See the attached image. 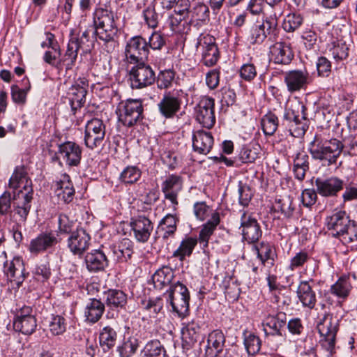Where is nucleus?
<instances>
[{"label": "nucleus", "instance_id": "nucleus-52", "mask_svg": "<svg viewBox=\"0 0 357 357\" xmlns=\"http://www.w3.org/2000/svg\"><path fill=\"white\" fill-rule=\"evenodd\" d=\"M185 17L174 13L170 15L168 18V23L172 31L176 33H182L185 32V25L188 27L189 23L186 21Z\"/></svg>", "mask_w": 357, "mask_h": 357}, {"label": "nucleus", "instance_id": "nucleus-62", "mask_svg": "<svg viewBox=\"0 0 357 357\" xmlns=\"http://www.w3.org/2000/svg\"><path fill=\"white\" fill-rule=\"evenodd\" d=\"M310 259L306 252L301 251L296 254L291 259L289 268L294 271L296 268L302 267Z\"/></svg>", "mask_w": 357, "mask_h": 357}, {"label": "nucleus", "instance_id": "nucleus-39", "mask_svg": "<svg viewBox=\"0 0 357 357\" xmlns=\"http://www.w3.org/2000/svg\"><path fill=\"white\" fill-rule=\"evenodd\" d=\"M105 296L106 304L111 308H122L127 303V295L121 290L109 289Z\"/></svg>", "mask_w": 357, "mask_h": 357}, {"label": "nucleus", "instance_id": "nucleus-7", "mask_svg": "<svg viewBox=\"0 0 357 357\" xmlns=\"http://www.w3.org/2000/svg\"><path fill=\"white\" fill-rule=\"evenodd\" d=\"M132 89H142L154 83L155 75L153 68L144 61L137 63L129 70Z\"/></svg>", "mask_w": 357, "mask_h": 357}, {"label": "nucleus", "instance_id": "nucleus-61", "mask_svg": "<svg viewBox=\"0 0 357 357\" xmlns=\"http://www.w3.org/2000/svg\"><path fill=\"white\" fill-rule=\"evenodd\" d=\"M194 214L197 219L204 220L211 212V208L204 202H196L193 206Z\"/></svg>", "mask_w": 357, "mask_h": 357}, {"label": "nucleus", "instance_id": "nucleus-40", "mask_svg": "<svg viewBox=\"0 0 357 357\" xmlns=\"http://www.w3.org/2000/svg\"><path fill=\"white\" fill-rule=\"evenodd\" d=\"M199 326L194 321L183 324L181 337L188 346H193L199 339Z\"/></svg>", "mask_w": 357, "mask_h": 357}, {"label": "nucleus", "instance_id": "nucleus-30", "mask_svg": "<svg viewBox=\"0 0 357 357\" xmlns=\"http://www.w3.org/2000/svg\"><path fill=\"white\" fill-rule=\"evenodd\" d=\"M55 194L64 203H70L73 199L75 189L68 175H62L60 181L56 182Z\"/></svg>", "mask_w": 357, "mask_h": 357}, {"label": "nucleus", "instance_id": "nucleus-28", "mask_svg": "<svg viewBox=\"0 0 357 357\" xmlns=\"http://www.w3.org/2000/svg\"><path fill=\"white\" fill-rule=\"evenodd\" d=\"M88 84L84 80L76 82L69 89V101L73 110L82 107L86 101Z\"/></svg>", "mask_w": 357, "mask_h": 357}, {"label": "nucleus", "instance_id": "nucleus-58", "mask_svg": "<svg viewBox=\"0 0 357 357\" xmlns=\"http://www.w3.org/2000/svg\"><path fill=\"white\" fill-rule=\"evenodd\" d=\"M174 79V73L172 70H164L158 77L157 86L160 89H166L172 86Z\"/></svg>", "mask_w": 357, "mask_h": 357}, {"label": "nucleus", "instance_id": "nucleus-19", "mask_svg": "<svg viewBox=\"0 0 357 357\" xmlns=\"http://www.w3.org/2000/svg\"><path fill=\"white\" fill-rule=\"evenodd\" d=\"M4 273L8 280L14 282L20 287L29 275L26 272L23 259L20 257H14L4 266Z\"/></svg>", "mask_w": 357, "mask_h": 357}, {"label": "nucleus", "instance_id": "nucleus-24", "mask_svg": "<svg viewBox=\"0 0 357 357\" xmlns=\"http://www.w3.org/2000/svg\"><path fill=\"white\" fill-rule=\"evenodd\" d=\"M271 59L278 64L287 65L294 58L291 44L289 42H277L270 47Z\"/></svg>", "mask_w": 357, "mask_h": 357}, {"label": "nucleus", "instance_id": "nucleus-5", "mask_svg": "<svg viewBox=\"0 0 357 357\" xmlns=\"http://www.w3.org/2000/svg\"><path fill=\"white\" fill-rule=\"evenodd\" d=\"M173 312L184 317L189 312L190 294L188 288L180 282L172 284L165 294Z\"/></svg>", "mask_w": 357, "mask_h": 357}, {"label": "nucleus", "instance_id": "nucleus-10", "mask_svg": "<svg viewBox=\"0 0 357 357\" xmlns=\"http://www.w3.org/2000/svg\"><path fill=\"white\" fill-rule=\"evenodd\" d=\"M278 20L276 15L266 16L261 24H254L250 31L248 40L251 44L261 43L268 35L276 31Z\"/></svg>", "mask_w": 357, "mask_h": 357}, {"label": "nucleus", "instance_id": "nucleus-63", "mask_svg": "<svg viewBox=\"0 0 357 357\" xmlns=\"http://www.w3.org/2000/svg\"><path fill=\"white\" fill-rule=\"evenodd\" d=\"M239 204L243 206H248L252 197V192L250 188L247 185H243L241 182L238 185Z\"/></svg>", "mask_w": 357, "mask_h": 357}, {"label": "nucleus", "instance_id": "nucleus-22", "mask_svg": "<svg viewBox=\"0 0 357 357\" xmlns=\"http://www.w3.org/2000/svg\"><path fill=\"white\" fill-rule=\"evenodd\" d=\"M58 153L68 166H77L80 163L82 149L75 142L68 141L61 144Z\"/></svg>", "mask_w": 357, "mask_h": 357}, {"label": "nucleus", "instance_id": "nucleus-37", "mask_svg": "<svg viewBox=\"0 0 357 357\" xmlns=\"http://www.w3.org/2000/svg\"><path fill=\"white\" fill-rule=\"evenodd\" d=\"M220 223V215L218 213H213L211 218L204 224L199 231V239L200 243H203L204 247H207L208 241L216 227Z\"/></svg>", "mask_w": 357, "mask_h": 357}, {"label": "nucleus", "instance_id": "nucleus-41", "mask_svg": "<svg viewBox=\"0 0 357 357\" xmlns=\"http://www.w3.org/2000/svg\"><path fill=\"white\" fill-rule=\"evenodd\" d=\"M309 156L304 152L297 153L294 159L293 171L296 179L303 181L309 170Z\"/></svg>", "mask_w": 357, "mask_h": 357}, {"label": "nucleus", "instance_id": "nucleus-1", "mask_svg": "<svg viewBox=\"0 0 357 357\" xmlns=\"http://www.w3.org/2000/svg\"><path fill=\"white\" fill-rule=\"evenodd\" d=\"M326 225L333 236L339 238L344 243L357 240V225L350 220L344 211H334L326 218Z\"/></svg>", "mask_w": 357, "mask_h": 357}, {"label": "nucleus", "instance_id": "nucleus-46", "mask_svg": "<svg viewBox=\"0 0 357 357\" xmlns=\"http://www.w3.org/2000/svg\"><path fill=\"white\" fill-rule=\"evenodd\" d=\"M116 333L110 326H105L100 333L99 341L105 351L113 347L116 340Z\"/></svg>", "mask_w": 357, "mask_h": 357}, {"label": "nucleus", "instance_id": "nucleus-27", "mask_svg": "<svg viewBox=\"0 0 357 357\" xmlns=\"http://www.w3.org/2000/svg\"><path fill=\"white\" fill-rule=\"evenodd\" d=\"M213 137L210 132L199 130L193 132L192 149L198 153L208 154L213 147Z\"/></svg>", "mask_w": 357, "mask_h": 357}, {"label": "nucleus", "instance_id": "nucleus-53", "mask_svg": "<svg viewBox=\"0 0 357 357\" xmlns=\"http://www.w3.org/2000/svg\"><path fill=\"white\" fill-rule=\"evenodd\" d=\"M303 21V18L300 14L290 13L284 20L282 27L287 32H293L301 26Z\"/></svg>", "mask_w": 357, "mask_h": 357}, {"label": "nucleus", "instance_id": "nucleus-14", "mask_svg": "<svg viewBox=\"0 0 357 357\" xmlns=\"http://www.w3.org/2000/svg\"><path fill=\"white\" fill-rule=\"evenodd\" d=\"M183 188V179L176 174H171L162 183L161 189L166 199L172 205L174 211L177 209L178 204V196Z\"/></svg>", "mask_w": 357, "mask_h": 357}, {"label": "nucleus", "instance_id": "nucleus-60", "mask_svg": "<svg viewBox=\"0 0 357 357\" xmlns=\"http://www.w3.org/2000/svg\"><path fill=\"white\" fill-rule=\"evenodd\" d=\"M330 51L335 60H343L348 56L349 48L344 43L337 42L333 43Z\"/></svg>", "mask_w": 357, "mask_h": 357}, {"label": "nucleus", "instance_id": "nucleus-36", "mask_svg": "<svg viewBox=\"0 0 357 357\" xmlns=\"http://www.w3.org/2000/svg\"><path fill=\"white\" fill-rule=\"evenodd\" d=\"M114 259L119 262H126L133 254V243L129 239H123L118 245L112 248Z\"/></svg>", "mask_w": 357, "mask_h": 357}, {"label": "nucleus", "instance_id": "nucleus-16", "mask_svg": "<svg viewBox=\"0 0 357 357\" xmlns=\"http://www.w3.org/2000/svg\"><path fill=\"white\" fill-rule=\"evenodd\" d=\"M143 106L139 100H128L120 114L119 120L128 127H131L142 119Z\"/></svg>", "mask_w": 357, "mask_h": 357}, {"label": "nucleus", "instance_id": "nucleus-25", "mask_svg": "<svg viewBox=\"0 0 357 357\" xmlns=\"http://www.w3.org/2000/svg\"><path fill=\"white\" fill-rule=\"evenodd\" d=\"M287 315L280 312L275 315H268L264 321V331L267 336H279L283 337L282 329L284 327Z\"/></svg>", "mask_w": 357, "mask_h": 357}, {"label": "nucleus", "instance_id": "nucleus-59", "mask_svg": "<svg viewBox=\"0 0 357 357\" xmlns=\"http://www.w3.org/2000/svg\"><path fill=\"white\" fill-rule=\"evenodd\" d=\"M50 330L54 335L63 333L66 331V324L65 319L59 315L54 316L50 322Z\"/></svg>", "mask_w": 357, "mask_h": 357}, {"label": "nucleus", "instance_id": "nucleus-64", "mask_svg": "<svg viewBox=\"0 0 357 357\" xmlns=\"http://www.w3.org/2000/svg\"><path fill=\"white\" fill-rule=\"evenodd\" d=\"M74 226L73 220H70L66 214H60L58 218V228L61 234H69Z\"/></svg>", "mask_w": 357, "mask_h": 357}, {"label": "nucleus", "instance_id": "nucleus-42", "mask_svg": "<svg viewBox=\"0 0 357 357\" xmlns=\"http://www.w3.org/2000/svg\"><path fill=\"white\" fill-rule=\"evenodd\" d=\"M352 289L349 278H340L335 284L331 287V293L342 300L347 299Z\"/></svg>", "mask_w": 357, "mask_h": 357}, {"label": "nucleus", "instance_id": "nucleus-26", "mask_svg": "<svg viewBox=\"0 0 357 357\" xmlns=\"http://www.w3.org/2000/svg\"><path fill=\"white\" fill-rule=\"evenodd\" d=\"M225 343V336L221 330H213L207 337L205 348L206 357H218L222 353Z\"/></svg>", "mask_w": 357, "mask_h": 357}, {"label": "nucleus", "instance_id": "nucleus-54", "mask_svg": "<svg viewBox=\"0 0 357 357\" xmlns=\"http://www.w3.org/2000/svg\"><path fill=\"white\" fill-rule=\"evenodd\" d=\"M143 17L146 24L149 27L155 29L158 26L160 15L156 12L153 4L149 5L143 10Z\"/></svg>", "mask_w": 357, "mask_h": 357}, {"label": "nucleus", "instance_id": "nucleus-56", "mask_svg": "<svg viewBox=\"0 0 357 357\" xmlns=\"http://www.w3.org/2000/svg\"><path fill=\"white\" fill-rule=\"evenodd\" d=\"M190 15H191L190 21L195 20L204 22L209 19V9L206 4L199 3L190 10Z\"/></svg>", "mask_w": 357, "mask_h": 357}, {"label": "nucleus", "instance_id": "nucleus-31", "mask_svg": "<svg viewBox=\"0 0 357 357\" xmlns=\"http://www.w3.org/2000/svg\"><path fill=\"white\" fill-rule=\"evenodd\" d=\"M181 100L172 96L170 93L165 94L158 103L160 114L165 118L172 117L181 107Z\"/></svg>", "mask_w": 357, "mask_h": 357}, {"label": "nucleus", "instance_id": "nucleus-32", "mask_svg": "<svg viewBox=\"0 0 357 357\" xmlns=\"http://www.w3.org/2000/svg\"><path fill=\"white\" fill-rule=\"evenodd\" d=\"M22 185L25 192L32 189L31 181L27 178L24 167L23 166H17L9 179L8 186L10 188L17 190Z\"/></svg>", "mask_w": 357, "mask_h": 357}, {"label": "nucleus", "instance_id": "nucleus-57", "mask_svg": "<svg viewBox=\"0 0 357 357\" xmlns=\"http://www.w3.org/2000/svg\"><path fill=\"white\" fill-rule=\"evenodd\" d=\"M70 38L75 40L77 47L84 53L89 52L93 47V42L90 40L88 31H84L79 37L72 36Z\"/></svg>", "mask_w": 357, "mask_h": 357}, {"label": "nucleus", "instance_id": "nucleus-21", "mask_svg": "<svg viewBox=\"0 0 357 357\" xmlns=\"http://www.w3.org/2000/svg\"><path fill=\"white\" fill-rule=\"evenodd\" d=\"M317 192L323 197H334L344 188V181L336 177L317 178L315 180Z\"/></svg>", "mask_w": 357, "mask_h": 357}, {"label": "nucleus", "instance_id": "nucleus-23", "mask_svg": "<svg viewBox=\"0 0 357 357\" xmlns=\"http://www.w3.org/2000/svg\"><path fill=\"white\" fill-rule=\"evenodd\" d=\"M58 242V239L53 232H42L31 241L29 250L32 254L38 255L52 248Z\"/></svg>", "mask_w": 357, "mask_h": 357}, {"label": "nucleus", "instance_id": "nucleus-55", "mask_svg": "<svg viewBox=\"0 0 357 357\" xmlns=\"http://www.w3.org/2000/svg\"><path fill=\"white\" fill-rule=\"evenodd\" d=\"M243 342L249 355H255L261 349V340L258 336L253 333H249L248 335H245Z\"/></svg>", "mask_w": 357, "mask_h": 357}, {"label": "nucleus", "instance_id": "nucleus-20", "mask_svg": "<svg viewBox=\"0 0 357 357\" xmlns=\"http://www.w3.org/2000/svg\"><path fill=\"white\" fill-rule=\"evenodd\" d=\"M91 236L83 228L71 233L67 243L68 248L74 255H82L90 245Z\"/></svg>", "mask_w": 357, "mask_h": 357}, {"label": "nucleus", "instance_id": "nucleus-45", "mask_svg": "<svg viewBox=\"0 0 357 357\" xmlns=\"http://www.w3.org/2000/svg\"><path fill=\"white\" fill-rule=\"evenodd\" d=\"M37 322L35 317H29L26 319L13 321V327L16 331L24 335H31L36 328Z\"/></svg>", "mask_w": 357, "mask_h": 357}, {"label": "nucleus", "instance_id": "nucleus-12", "mask_svg": "<svg viewBox=\"0 0 357 357\" xmlns=\"http://www.w3.org/2000/svg\"><path fill=\"white\" fill-rule=\"evenodd\" d=\"M130 227L131 235L139 243L147 242L153 229L152 222L144 215L132 218Z\"/></svg>", "mask_w": 357, "mask_h": 357}, {"label": "nucleus", "instance_id": "nucleus-34", "mask_svg": "<svg viewBox=\"0 0 357 357\" xmlns=\"http://www.w3.org/2000/svg\"><path fill=\"white\" fill-rule=\"evenodd\" d=\"M105 311V305L98 299L91 298L84 307V317L89 323H96Z\"/></svg>", "mask_w": 357, "mask_h": 357}, {"label": "nucleus", "instance_id": "nucleus-48", "mask_svg": "<svg viewBox=\"0 0 357 357\" xmlns=\"http://www.w3.org/2000/svg\"><path fill=\"white\" fill-rule=\"evenodd\" d=\"M261 125L266 135H273L278 127V116L272 112H268L262 117Z\"/></svg>", "mask_w": 357, "mask_h": 357}, {"label": "nucleus", "instance_id": "nucleus-33", "mask_svg": "<svg viewBox=\"0 0 357 357\" xmlns=\"http://www.w3.org/2000/svg\"><path fill=\"white\" fill-rule=\"evenodd\" d=\"M297 296L302 303L303 306L313 309L315 306L317 298L316 294L307 281H301L296 291Z\"/></svg>", "mask_w": 357, "mask_h": 357}, {"label": "nucleus", "instance_id": "nucleus-13", "mask_svg": "<svg viewBox=\"0 0 357 357\" xmlns=\"http://www.w3.org/2000/svg\"><path fill=\"white\" fill-rule=\"evenodd\" d=\"M196 119L204 128H211L215 123L214 99L203 97L195 108Z\"/></svg>", "mask_w": 357, "mask_h": 357}, {"label": "nucleus", "instance_id": "nucleus-44", "mask_svg": "<svg viewBox=\"0 0 357 357\" xmlns=\"http://www.w3.org/2000/svg\"><path fill=\"white\" fill-rule=\"evenodd\" d=\"M142 357H166V351L159 340H151L142 351Z\"/></svg>", "mask_w": 357, "mask_h": 357}, {"label": "nucleus", "instance_id": "nucleus-47", "mask_svg": "<svg viewBox=\"0 0 357 357\" xmlns=\"http://www.w3.org/2000/svg\"><path fill=\"white\" fill-rule=\"evenodd\" d=\"M178 219L176 215L167 214L160 221V227L164 231L163 238L173 236L177 229Z\"/></svg>", "mask_w": 357, "mask_h": 357}, {"label": "nucleus", "instance_id": "nucleus-11", "mask_svg": "<svg viewBox=\"0 0 357 357\" xmlns=\"http://www.w3.org/2000/svg\"><path fill=\"white\" fill-rule=\"evenodd\" d=\"M243 239L248 243H254L259 241L262 231L257 219L252 213L243 211L241 215V226Z\"/></svg>", "mask_w": 357, "mask_h": 357}, {"label": "nucleus", "instance_id": "nucleus-43", "mask_svg": "<svg viewBox=\"0 0 357 357\" xmlns=\"http://www.w3.org/2000/svg\"><path fill=\"white\" fill-rule=\"evenodd\" d=\"M254 249L263 265L267 263L270 266H273L275 255L269 243L261 242L259 245H255Z\"/></svg>", "mask_w": 357, "mask_h": 357}, {"label": "nucleus", "instance_id": "nucleus-17", "mask_svg": "<svg viewBox=\"0 0 357 357\" xmlns=\"http://www.w3.org/2000/svg\"><path fill=\"white\" fill-rule=\"evenodd\" d=\"M197 48L202 51V61L206 66L215 65L219 59V51L215 43V39L206 35L201 37L197 43Z\"/></svg>", "mask_w": 357, "mask_h": 357}, {"label": "nucleus", "instance_id": "nucleus-38", "mask_svg": "<svg viewBox=\"0 0 357 357\" xmlns=\"http://www.w3.org/2000/svg\"><path fill=\"white\" fill-rule=\"evenodd\" d=\"M174 277V271L172 268L169 266H162L156 271L152 276L154 287L162 289L172 282Z\"/></svg>", "mask_w": 357, "mask_h": 357}, {"label": "nucleus", "instance_id": "nucleus-18", "mask_svg": "<svg viewBox=\"0 0 357 357\" xmlns=\"http://www.w3.org/2000/svg\"><path fill=\"white\" fill-rule=\"evenodd\" d=\"M13 193V211L19 215L20 221L25 222L31 209L33 190L30 189L27 192L20 190L17 192L14 191Z\"/></svg>", "mask_w": 357, "mask_h": 357}, {"label": "nucleus", "instance_id": "nucleus-50", "mask_svg": "<svg viewBox=\"0 0 357 357\" xmlns=\"http://www.w3.org/2000/svg\"><path fill=\"white\" fill-rule=\"evenodd\" d=\"M31 89V84L28 79L23 88H20L18 85L11 86V98L14 102L19 105H24L26 101V94Z\"/></svg>", "mask_w": 357, "mask_h": 357}, {"label": "nucleus", "instance_id": "nucleus-8", "mask_svg": "<svg viewBox=\"0 0 357 357\" xmlns=\"http://www.w3.org/2000/svg\"><path fill=\"white\" fill-rule=\"evenodd\" d=\"M105 137V125L98 118L89 120L85 125L84 144L89 149L93 150L102 145Z\"/></svg>", "mask_w": 357, "mask_h": 357}, {"label": "nucleus", "instance_id": "nucleus-2", "mask_svg": "<svg viewBox=\"0 0 357 357\" xmlns=\"http://www.w3.org/2000/svg\"><path fill=\"white\" fill-rule=\"evenodd\" d=\"M93 24L95 33L105 44L107 52H112L116 46L114 38L117 34L118 28L115 25L114 14L106 9H97L94 13Z\"/></svg>", "mask_w": 357, "mask_h": 357}, {"label": "nucleus", "instance_id": "nucleus-4", "mask_svg": "<svg viewBox=\"0 0 357 357\" xmlns=\"http://www.w3.org/2000/svg\"><path fill=\"white\" fill-rule=\"evenodd\" d=\"M305 107L301 102L291 104L284 114L283 125L294 137H303L307 130Z\"/></svg>", "mask_w": 357, "mask_h": 357}, {"label": "nucleus", "instance_id": "nucleus-49", "mask_svg": "<svg viewBox=\"0 0 357 357\" xmlns=\"http://www.w3.org/2000/svg\"><path fill=\"white\" fill-rule=\"evenodd\" d=\"M139 347V340L137 337L131 336L124 339L123 342L119 347L118 351L120 357H131Z\"/></svg>", "mask_w": 357, "mask_h": 357}, {"label": "nucleus", "instance_id": "nucleus-9", "mask_svg": "<svg viewBox=\"0 0 357 357\" xmlns=\"http://www.w3.org/2000/svg\"><path fill=\"white\" fill-rule=\"evenodd\" d=\"M149 54L148 43L140 36L130 38L125 47L126 61L128 63L135 64L144 61Z\"/></svg>", "mask_w": 357, "mask_h": 357}, {"label": "nucleus", "instance_id": "nucleus-51", "mask_svg": "<svg viewBox=\"0 0 357 357\" xmlns=\"http://www.w3.org/2000/svg\"><path fill=\"white\" fill-rule=\"evenodd\" d=\"M141 170L136 166H128L121 173L119 179L126 184H133L141 177Z\"/></svg>", "mask_w": 357, "mask_h": 357}, {"label": "nucleus", "instance_id": "nucleus-3", "mask_svg": "<svg viewBox=\"0 0 357 357\" xmlns=\"http://www.w3.org/2000/svg\"><path fill=\"white\" fill-rule=\"evenodd\" d=\"M342 142L337 139L322 141L317 136L309 144L312 158L326 162L327 165L336 163L343 149Z\"/></svg>", "mask_w": 357, "mask_h": 357}, {"label": "nucleus", "instance_id": "nucleus-29", "mask_svg": "<svg viewBox=\"0 0 357 357\" xmlns=\"http://www.w3.org/2000/svg\"><path fill=\"white\" fill-rule=\"evenodd\" d=\"M108 259L103 251L94 250L85 256V264L90 272L103 271L108 266Z\"/></svg>", "mask_w": 357, "mask_h": 357}, {"label": "nucleus", "instance_id": "nucleus-15", "mask_svg": "<svg viewBox=\"0 0 357 357\" xmlns=\"http://www.w3.org/2000/svg\"><path fill=\"white\" fill-rule=\"evenodd\" d=\"M284 81L288 91L294 93L305 89L310 84L311 78L306 70H293L285 73Z\"/></svg>", "mask_w": 357, "mask_h": 357}, {"label": "nucleus", "instance_id": "nucleus-35", "mask_svg": "<svg viewBox=\"0 0 357 357\" xmlns=\"http://www.w3.org/2000/svg\"><path fill=\"white\" fill-rule=\"evenodd\" d=\"M197 243L198 240L195 237L188 236L184 238L178 248L174 251L172 257L177 258L181 261H184L186 257L191 256Z\"/></svg>", "mask_w": 357, "mask_h": 357}, {"label": "nucleus", "instance_id": "nucleus-6", "mask_svg": "<svg viewBox=\"0 0 357 357\" xmlns=\"http://www.w3.org/2000/svg\"><path fill=\"white\" fill-rule=\"evenodd\" d=\"M317 330L320 335L323 337L321 340L322 347L331 356L335 351V337L337 332V324L334 321L332 316L326 314L317 324Z\"/></svg>", "mask_w": 357, "mask_h": 357}]
</instances>
